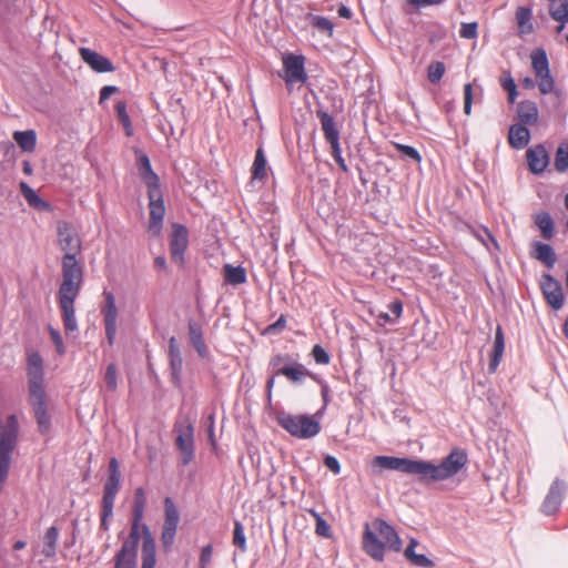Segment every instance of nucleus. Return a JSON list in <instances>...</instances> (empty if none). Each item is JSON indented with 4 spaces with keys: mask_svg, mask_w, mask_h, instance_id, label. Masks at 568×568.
<instances>
[{
    "mask_svg": "<svg viewBox=\"0 0 568 568\" xmlns=\"http://www.w3.org/2000/svg\"><path fill=\"white\" fill-rule=\"evenodd\" d=\"M58 245L64 253L62 257V283L58 292L59 306L67 334L78 331L74 301L78 297L83 280L82 267L77 255L81 253L82 241L68 222H59L57 226Z\"/></svg>",
    "mask_w": 568,
    "mask_h": 568,
    "instance_id": "1",
    "label": "nucleus"
},
{
    "mask_svg": "<svg viewBox=\"0 0 568 568\" xmlns=\"http://www.w3.org/2000/svg\"><path fill=\"white\" fill-rule=\"evenodd\" d=\"M363 547L367 555L375 560H383L385 547L395 551L402 548V540L395 529L382 519H375L365 526Z\"/></svg>",
    "mask_w": 568,
    "mask_h": 568,
    "instance_id": "2",
    "label": "nucleus"
},
{
    "mask_svg": "<svg viewBox=\"0 0 568 568\" xmlns=\"http://www.w3.org/2000/svg\"><path fill=\"white\" fill-rule=\"evenodd\" d=\"M467 464V455L454 449L440 464L419 460V479L442 481L455 476Z\"/></svg>",
    "mask_w": 568,
    "mask_h": 568,
    "instance_id": "3",
    "label": "nucleus"
},
{
    "mask_svg": "<svg viewBox=\"0 0 568 568\" xmlns=\"http://www.w3.org/2000/svg\"><path fill=\"white\" fill-rule=\"evenodd\" d=\"M277 423L292 436L302 439L312 438L321 430L320 422L307 415L280 413Z\"/></svg>",
    "mask_w": 568,
    "mask_h": 568,
    "instance_id": "4",
    "label": "nucleus"
},
{
    "mask_svg": "<svg viewBox=\"0 0 568 568\" xmlns=\"http://www.w3.org/2000/svg\"><path fill=\"white\" fill-rule=\"evenodd\" d=\"M180 514L170 497L164 499V523L162 526L161 542L165 550H170L176 535Z\"/></svg>",
    "mask_w": 568,
    "mask_h": 568,
    "instance_id": "5",
    "label": "nucleus"
},
{
    "mask_svg": "<svg viewBox=\"0 0 568 568\" xmlns=\"http://www.w3.org/2000/svg\"><path fill=\"white\" fill-rule=\"evenodd\" d=\"M531 65L535 71L540 92L542 94L550 93L555 88V81L550 74L547 54L544 50L532 52Z\"/></svg>",
    "mask_w": 568,
    "mask_h": 568,
    "instance_id": "6",
    "label": "nucleus"
},
{
    "mask_svg": "<svg viewBox=\"0 0 568 568\" xmlns=\"http://www.w3.org/2000/svg\"><path fill=\"white\" fill-rule=\"evenodd\" d=\"M178 433L175 444L181 453L183 465H187L194 457V427L190 420L175 425Z\"/></svg>",
    "mask_w": 568,
    "mask_h": 568,
    "instance_id": "7",
    "label": "nucleus"
},
{
    "mask_svg": "<svg viewBox=\"0 0 568 568\" xmlns=\"http://www.w3.org/2000/svg\"><path fill=\"white\" fill-rule=\"evenodd\" d=\"M372 465L382 469L397 470L419 477V460L417 459L394 456H376L373 459Z\"/></svg>",
    "mask_w": 568,
    "mask_h": 568,
    "instance_id": "8",
    "label": "nucleus"
},
{
    "mask_svg": "<svg viewBox=\"0 0 568 568\" xmlns=\"http://www.w3.org/2000/svg\"><path fill=\"white\" fill-rule=\"evenodd\" d=\"M566 490L567 484L564 480L556 478L551 483L548 493L540 506L541 513L547 516L556 514L561 506Z\"/></svg>",
    "mask_w": 568,
    "mask_h": 568,
    "instance_id": "9",
    "label": "nucleus"
},
{
    "mask_svg": "<svg viewBox=\"0 0 568 568\" xmlns=\"http://www.w3.org/2000/svg\"><path fill=\"white\" fill-rule=\"evenodd\" d=\"M105 304L102 307L103 321L105 326V335L110 345L114 343L118 329V307L115 297L111 292H104Z\"/></svg>",
    "mask_w": 568,
    "mask_h": 568,
    "instance_id": "10",
    "label": "nucleus"
},
{
    "mask_svg": "<svg viewBox=\"0 0 568 568\" xmlns=\"http://www.w3.org/2000/svg\"><path fill=\"white\" fill-rule=\"evenodd\" d=\"M29 402L32 406L39 432L47 434L50 429L51 422L47 409L45 390L29 393Z\"/></svg>",
    "mask_w": 568,
    "mask_h": 568,
    "instance_id": "11",
    "label": "nucleus"
},
{
    "mask_svg": "<svg viewBox=\"0 0 568 568\" xmlns=\"http://www.w3.org/2000/svg\"><path fill=\"white\" fill-rule=\"evenodd\" d=\"M284 80L290 85L303 83L307 75L304 70V58L301 55L287 54L283 57Z\"/></svg>",
    "mask_w": 568,
    "mask_h": 568,
    "instance_id": "12",
    "label": "nucleus"
},
{
    "mask_svg": "<svg viewBox=\"0 0 568 568\" xmlns=\"http://www.w3.org/2000/svg\"><path fill=\"white\" fill-rule=\"evenodd\" d=\"M28 386L29 393L44 390L43 364L39 353H31L28 357Z\"/></svg>",
    "mask_w": 568,
    "mask_h": 568,
    "instance_id": "13",
    "label": "nucleus"
},
{
    "mask_svg": "<svg viewBox=\"0 0 568 568\" xmlns=\"http://www.w3.org/2000/svg\"><path fill=\"white\" fill-rule=\"evenodd\" d=\"M542 294L554 310H560L564 305V292L560 283L551 275L545 274L541 283Z\"/></svg>",
    "mask_w": 568,
    "mask_h": 568,
    "instance_id": "14",
    "label": "nucleus"
},
{
    "mask_svg": "<svg viewBox=\"0 0 568 568\" xmlns=\"http://www.w3.org/2000/svg\"><path fill=\"white\" fill-rule=\"evenodd\" d=\"M156 193L151 195L150 200V221L148 233L152 237H158L161 234L163 219L165 215V206L161 197H155Z\"/></svg>",
    "mask_w": 568,
    "mask_h": 568,
    "instance_id": "15",
    "label": "nucleus"
},
{
    "mask_svg": "<svg viewBox=\"0 0 568 568\" xmlns=\"http://www.w3.org/2000/svg\"><path fill=\"white\" fill-rule=\"evenodd\" d=\"M189 244L187 230L181 224H174L171 235V257L176 263L183 262V255Z\"/></svg>",
    "mask_w": 568,
    "mask_h": 568,
    "instance_id": "16",
    "label": "nucleus"
},
{
    "mask_svg": "<svg viewBox=\"0 0 568 568\" xmlns=\"http://www.w3.org/2000/svg\"><path fill=\"white\" fill-rule=\"evenodd\" d=\"M79 53L81 59L95 72L105 73L114 71L113 63L100 53L89 49L80 48Z\"/></svg>",
    "mask_w": 568,
    "mask_h": 568,
    "instance_id": "17",
    "label": "nucleus"
},
{
    "mask_svg": "<svg viewBox=\"0 0 568 568\" xmlns=\"http://www.w3.org/2000/svg\"><path fill=\"white\" fill-rule=\"evenodd\" d=\"M526 158L529 170L535 174L542 173L549 163L548 153L542 145L529 149L526 153Z\"/></svg>",
    "mask_w": 568,
    "mask_h": 568,
    "instance_id": "18",
    "label": "nucleus"
},
{
    "mask_svg": "<svg viewBox=\"0 0 568 568\" xmlns=\"http://www.w3.org/2000/svg\"><path fill=\"white\" fill-rule=\"evenodd\" d=\"M156 564L155 541L148 526H143L142 567L154 568Z\"/></svg>",
    "mask_w": 568,
    "mask_h": 568,
    "instance_id": "19",
    "label": "nucleus"
},
{
    "mask_svg": "<svg viewBox=\"0 0 568 568\" xmlns=\"http://www.w3.org/2000/svg\"><path fill=\"white\" fill-rule=\"evenodd\" d=\"M316 115L320 119L324 136L329 144L339 142V131L334 119L324 110H317Z\"/></svg>",
    "mask_w": 568,
    "mask_h": 568,
    "instance_id": "20",
    "label": "nucleus"
},
{
    "mask_svg": "<svg viewBox=\"0 0 568 568\" xmlns=\"http://www.w3.org/2000/svg\"><path fill=\"white\" fill-rule=\"evenodd\" d=\"M505 349V339L501 326H497L494 339V347L490 355V361L488 365V369L490 373L496 372L504 354Z\"/></svg>",
    "mask_w": 568,
    "mask_h": 568,
    "instance_id": "21",
    "label": "nucleus"
},
{
    "mask_svg": "<svg viewBox=\"0 0 568 568\" xmlns=\"http://www.w3.org/2000/svg\"><path fill=\"white\" fill-rule=\"evenodd\" d=\"M136 551L134 546L122 545L120 551L115 556L114 568H136Z\"/></svg>",
    "mask_w": 568,
    "mask_h": 568,
    "instance_id": "22",
    "label": "nucleus"
},
{
    "mask_svg": "<svg viewBox=\"0 0 568 568\" xmlns=\"http://www.w3.org/2000/svg\"><path fill=\"white\" fill-rule=\"evenodd\" d=\"M530 139V133L525 125L514 124L509 129L508 140L513 148L524 149Z\"/></svg>",
    "mask_w": 568,
    "mask_h": 568,
    "instance_id": "23",
    "label": "nucleus"
},
{
    "mask_svg": "<svg viewBox=\"0 0 568 568\" xmlns=\"http://www.w3.org/2000/svg\"><path fill=\"white\" fill-rule=\"evenodd\" d=\"M417 544H418L417 540L415 538H412L409 541V545L407 546V548L404 551V556L414 566L423 567V568H433L435 566L433 560H430L425 555L415 552V547L417 546Z\"/></svg>",
    "mask_w": 568,
    "mask_h": 568,
    "instance_id": "24",
    "label": "nucleus"
},
{
    "mask_svg": "<svg viewBox=\"0 0 568 568\" xmlns=\"http://www.w3.org/2000/svg\"><path fill=\"white\" fill-rule=\"evenodd\" d=\"M169 357H170V366L172 369V377L174 379H179L183 361H182L181 352H180L178 341L175 337H171L169 339Z\"/></svg>",
    "mask_w": 568,
    "mask_h": 568,
    "instance_id": "25",
    "label": "nucleus"
},
{
    "mask_svg": "<svg viewBox=\"0 0 568 568\" xmlns=\"http://www.w3.org/2000/svg\"><path fill=\"white\" fill-rule=\"evenodd\" d=\"M13 140L23 152H33L37 145V133L34 130L16 131Z\"/></svg>",
    "mask_w": 568,
    "mask_h": 568,
    "instance_id": "26",
    "label": "nucleus"
},
{
    "mask_svg": "<svg viewBox=\"0 0 568 568\" xmlns=\"http://www.w3.org/2000/svg\"><path fill=\"white\" fill-rule=\"evenodd\" d=\"M189 336L190 342L199 353L201 357H204L206 355V345L203 339V333L201 326L194 322H189Z\"/></svg>",
    "mask_w": 568,
    "mask_h": 568,
    "instance_id": "27",
    "label": "nucleus"
},
{
    "mask_svg": "<svg viewBox=\"0 0 568 568\" xmlns=\"http://www.w3.org/2000/svg\"><path fill=\"white\" fill-rule=\"evenodd\" d=\"M534 257L542 262L547 267H552L556 263V254L552 247L548 244L536 242L534 243Z\"/></svg>",
    "mask_w": 568,
    "mask_h": 568,
    "instance_id": "28",
    "label": "nucleus"
},
{
    "mask_svg": "<svg viewBox=\"0 0 568 568\" xmlns=\"http://www.w3.org/2000/svg\"><path fill=\"white\" fill-rule=\"evenodd\" d=\"M518 116L526 125L535 124L538 120V109L531 101H523L518 105Z\"/></svg>",
    "mask_w": 568,
    "mask_h": 568,
    "instance_id": "29",
    "label": "nucleus"
},
{
    "mask_svg": "<svg viewBox=\"0 0 568 568\" xmlns=\"http://www.w3.org/2000/svg\"><path fill=\"white\" fill-rule=\"evenodd\" d=\"M252 180L263 181L267 176V162L262 148H258L252 165Z\"/></svg>",
    "mask_w": 568,
    "mask_h": 568,
    "instance_id": "30",
    "label": "nucleus"
},
{
    "mask_svg": "<svg viewBox=\"0 0 568 568\" xmlns=\"http://www.w3.org/2000/svg\"><path fill=\"white\" fill-rule=\"evenodd\" d=\"M59 538V530L57 527L52 526L47 529L43 538V549L42 552L47 558H53L57 552V542Z\"/></svg>",
    "mask_w": 568,
    "mask_h": 568,
    "instance_id": "31",
    "label": "nucleus"
},
{
    "mask_svg": "<svg viewBox=\"0 0 568 568\" xmlns=\"http://www.w3.org/2000/svg\"><path fill=\"white\" fill-rule=\"evenodd\" d=\"M20 191L29 205L38 210H45L49 207V204L43 201L26 182L20 183Z\"/></svg>",
    "mask_w": 568,
    "mask_h": 568,
    "instance_id": "32",
    "label": "nucleus"
},
{
    "mask_svg": "<svg viewBox=\"0 0 568 568\" xmlns=\"http://www.w3.org/2000/svg\"><path fill=\"white\" fill-rule=\"evenodd\" d=\"M224 278L231 285H239L246 282V271L242 266L226 264L224 266Z\"/></svg>",
    "mask_w": 568,
    "mask_h": 568,
    "instance_id": "33",
    "label": "nucleus"
},
{
    "mask_svg": "<svg viewBox=\"0 0 568 568\" xmlns=\"http://www.w3.org/2000/svg\"><path fill=\"white\" fill-rule=\"evenodd\" d=\"M276 374L284 375L294 383L302 382L305 376L311 375L310 372L301 364L284 366L280 368Z\"/></svg>",
    "mask_w": 568,
    "mask_h": 568,
    "instance_id": "34",
    "label": "nucleus"
},
{
    "mask_svg": "<svg viewBox=\"0 0 568 568\" xmlns=\"http://www.w3.org/2000/svg\"><path fill=\"white\" fill-rule=\"evenodd\" d=\"M535 223L540 230L544 239L549 240L554 236V221L549 213L540 212L536 214Z\"/></svg>",
    "mask_w": 568,
    "mask_h": 568,
    "instance_id": "35",
    "label": "nucleus"
},
{
    "mask_svg": "<svg viewBox=\"0 0 568 568\" xmlns=\"http://www.w3.org/2000/svg\"><path fill=\"white\" fill-rule=\"evenodd\" d=\"M516 20L519 28L520 34H528L532 31L531 9L526 7H519L516 11Z\"/></svg>",
    "mask_w": 568,
    "mask_h": 568,
    "instance_id": "36",
    "label": "nucleus"
},
{
    "mask_svg": "<svg viewBox=\"0 0 568 568\" xmlns=\"http://www.w3.org/2000/svg\"><path fill=\"white\" fill-rule=\"evenodd\" d=\"M551 18L558 22H568V0H560L559 3H554L549 8Z\"/></svg>",
    "mask_w": 568,
    "mask_h": 568,
    "instance_id": "37",
    "label": "nucleus"
},
{
    "mask_svg": "<svg viewBox=\"0 0 568 568\" xmlns=\"http://www.w3.org/2000/svg\"><path fill=\"white\" fill-rule=\"evenodd\" d=\"M146 504L145 491L142 487L135 489L132 514L136 518H143Z\"/></svg>",
    "mask_w": 568,
    "mask_h": 568,
    "instance_id": "38",
    "label": "nucleus"
},
{
    "mask_svg": "<svg viewBox=\"0 0 568 568\" xmlns=\"http://www.w3.org/2000/svg\"><path fill=\"white\" fill-rule=\"evenodd\" d=\"M143 518H136V516H133L132 519V527L130 531L129 538L123 542V545H132L134 548L138 549V545L140 541V529L143 531V526H146L145 524H142Z\"/></svg>",
    "mask_w": 568,
    "mask_h": 568,
    "instance_id": "39",
    "label": "nucleus"
},
{
    "mask_svg": "<svg viewBox=\"0 0 568 568\" xmlns=\"http://www.w3.org/2000/svg\"><path fill=\"white\" fill-rule=\"evenodd\" d=\"M389 312L388 313H381L378 318L384 320L386 322H395L397 318L400 317L403 312V304L399 301H394L388 306Z\"/></svg>",
    "mask_w": 568,
    "mask_h": 568,
    "instance_id": "40",
    "label": "nucleus"
},
{
    "mask_svg": "<svg viewBox=\"0 0 568 568\" xmlns=\"http://www.w3.org/2000/svg\"><path fill=\"white\" fill-rule=\"evenodd\" d=\"M555 168L558 172H565L568 168V145H560L555 155Z\"/></svg>",
    "mask_w": 568,
    "mask_h": 568,
    "instance_id": "41",
    "label": "nucleus"
},
{
    "mask_svg": "<svg viewBox=\"0 0 568 568\" xmlns=\"http://www.w3.org/2000/svg\"><path fill=\"white\" fill-rule=\"evenodd\" d=\"M115 110H116L118 118H119L120 122L122 123V125L125 129L126 135H131L133 129H132V123L130 121V116H129V114L126 112L125 103L124 102H118L116 105H115Z\"/></svg>",
    "mask_w": 568,
    "mask_h": 568,
    "instance_id": "42",
    "label": "nucleus"
},
{
    "mask_svg": "<svg viewBox=\"0 0 568 568\" xmlns=\"http://www.w3.org/2000/svg\"><path fill=\"white\" fill-rule=\"evenodd\" d=\"M445 73V64L443 62L436 61L428 65L427 69V78L432 83H437L440 81Z\"/></svg>",
    "mask_w": 568,
    "mask_h": 568,
    "instance_id": "43",
    "label": "nucleus"
},
{
    "mask_svg": "<svg viewBox=\"0 0 568 568\" xmlns=\"http://www.w3.org/2000/svg\"><path fill=\"white\" fill-rule=\"evenodd\" d=\"M143 180L149 187V199H151V195H153L154 193H156L155 197L162 196L159 187V178L154 172L143 173Z\"/></svg>",
    "mask_w": 568,
    "mask_h": 568,
    "instance_id": "44",
    "label": "nucleus"
},
{
    "mask_svg": "<svg viewBox=\"0 0 568 568\" xmlns=\"http://www.w3.org/2000/svg\"><path fill=\"white\" fill-rule=\"evenodd\" d=\"M312 26L320 30L321 32L326 33L328 37L333 36L334 26L331 20L325 17L315 16L312 18Z\"/></svg>",
    "mask_w": 568,
    "mask_h": 568,
    "instance_id": "45",
    "label": "nucleus"
},
{
    "mask_svg": "<svg viewBox=\"0 0 568 568\" xmlns=\"http://www.w3.org/2000/svg\"><path fill=\"white\" fill-rule=\"evenodd\" d=\"M308 513L314 517V519L316 520V528H315V532L318 535V536H323V537H328L329 534H331V527L328 526V524L326 523L325 519L322 518V516L316 513L314 509H310Z\"/></svg>",
    "mask_w": 568,
    "mask_h": 568,
    "instance_id": "46",
    "label": "nucleus"
},
{
    "mask_svg": "<svg viewBox=\"0 0 568 568\" xmlns=\"http://www.w3.org/2000/svg\"><path fill=\"white\" fill-rule=\"evenodd\" d=\"M474 235L487 248H489L488 243H491L495 248H499L497 241L490 233V231L486 227H480L474 231Z\"/></svg>",
    "mask_w": 568,
    "mask_h": 568,
    "instance_id": "47",
    "label": "nucleus"
},
{
    "mask_svg": "<svg viewBox=\"0 0 568 568\" xmlns=\"http://www.w3.org/2000/svg\"><path fill=\"white\" fill-rule=\"evenodd\" d=\"M105 387L109 392H114L118 387L116 381V367L114 364H110L106 367V372L104 375Z\"/></svg>",
    "mask_w": 568,
    "mask_h": 568,
    "instance_id": "48",
    "label": "nucleus"
},
{
    "mask_svg": "<svg viewBox=\"0 0 568 568\" xmlns=\"http://www.w3.org/2000/svg\"><path fill=\"white\" fill-rule=\"evenodd\" d=\"M233 544L239 547L242 551L246 549V538L244 535V528L241 523L236 521L233 531Z\"/></svg>",
    "mask_w": 568,
    "mask_h": 568,
    "instance_id": "49",
    "label": "nucleus"
},
{
    "mask_svg": "<svg viewBox=\"0 0 568 568\" xmlns=\"http://www.w3.org/2000/svg\"><path fill=\"white\" fill-rule=\"evenodd\" d=\"M48 332L50 334L51 341L55 346L57 353L59 355H63L65 353V347L62 341V336L58 329L52 327L51 325L48 326Z\"/></svg>",
    "mask_w": 568,
    "mask_h": 568,
    "instance_id": "50",
    "label": "nucleus"
},
{
    "mask_svg": "<svg viewBox=\"0 0 568 568\" xmlns=\"http://www.w3.org/2000/svg\"><path fill=\"white\" fill-rule=\"evenodd\" d=\"M459 36L464 39H475L478 36L477 22L462 23Z\"/></svg>",
    "mask_w": 568,
    "mask_h": 568,
    "instance_id": "51",
    "label": "nucleus"
},
{
    "mask_svg": "<svg viewBox=\"0 0 568 568\" xmlns=\"http://www.w3.org/2000/svg\"><path fill=\"white\" fill-rule=\"evenodd\" d=\"M394 145L405 156L414 160L417 163H419L422 161V156H420L419 152L415 148L409 146V145H405V144H400V143H395Z\"/></svg>",
    "mask_w": 568,
    "mask_h": 568,
    "instance_id": "52",
    "label": "nucleus"
},
{
    "mask_svg": "<svg viewBox=\"0 0 568 568\" xmlns=\"http://www.w3.org/2000/svg\"><path fill=\"white\" fill-rule=\"evenodd\" d=\"M312 355L317 364L327 365L331 361L328 353L321 345L313 347Z\"/></svg>",
    "mask_w": 568,
    "mask_h": 568,
    "instance_id": "53",
    "label": "nucleus"
},
{
    "mask_svg": "<svg viewBox=\"0 0 568 568\" xmlns=\"http://www.w3.org/2000/svg\"><path fill=\"white\" fill-rule=\"evenodd\" d=\"M212 556H213L212 545L204 546L201 550L199 568H207L211 565Z\"/></svg>",
    "mask_w": 568,
    "mask_h": 568,
    "instance_id": "54",
    "label": "nucleus"
},
{
    "mask_svg": "<svg viewBox=\"0 0 568 568\" xmlns=\"http://www.w3.org/2000/svg\"><path fill=\"white\" fill-rule=\"evenodd\" d=\"M115 496H116L115 493L104 490V493H103V513H105V516L112 515Z\"/></svg>",
    "mask_w": 568,
    "mask_h": 568,
    "instance_id": "55",
    "label": "nucleus"
},
{
    "mask_svg": "<svg viewBox=\"0 0 568 568\" xmlns=\"http://www.w3.org/2000/svg\"><path fill=\"white\" fill-rule=\"evenodd\" d=\"M473 105V87L470 83H467L464 87V112L469 115L471 112Z\"/></svg>",
    "mask_w": 568,
    "mask_h": 568,
    "instance_id": "56",
    "label": "nucleus"
},
{
    "mask_svg": "<svg viewBox=\"0 0 568 568\" xmlns=\"http://www.w3.org/2000/svg\"><path fill=\"white\" fill-rule=\"evenodd\" d=\"M331 149H332V155L334 158V160L336 161V163L338 164V166L344 171V172H347V165L345 163V160L343 159L342 156V152H341V146H339V142L338 143H334V144H331Z\"/></svg>",
    "mask_w": 568,
    "mask_h": 568,
    "instance_id": "57",
    "label": "nucleus"
},
{
    "mask_svg": "<svg viewBox=\"0 0 568 568\" xmlns=\"http://www.w3.org/2000/svg\"><path fill=\"white\" fill-rule=\"evenodd\" d=\"M120 479H121V476H114V475L109 476V478L104 485V490L116 494L119 490V487H120Z\"/></svg>",
    "mask_w": 568,
    "mask_h": 568,
    "instance_id": "58",
    "label": "nucleus"
},
{
    "mask_svg": "<svg viewBox=\"0 0 568 568\" xmlns=\"http://www.w3.org/2000/svg\"><path fill=\"white\" fill-rule=\"evenodd\" d=\"M324 465L335 475L341 473L339 462L334 456H326L324 459Z\"/></svg>",
    "mask_w": 568,
    "mask_h": 568,
    "instance_id": "59",
    "label": "nucleus"
},
{
    "mask_svg": "<svg viewBox=\"0 0 568 568\" xmlns=\"http://www.w3.org/2000/svg\"><path fill=\"white\" fill-rule=\"evenodd\" d=\"M116 90L118 88L113 85L103 87L100 91V102L108 100Z\"/></svg>",
    "mask_w": 568,
    "mask_h": 568,
    "instance_id": "60",
    "label": "nucleus"
},
{
    "mask_svg": "<svg viewBox=\"0 0 568 568\" xmlns=\"http://www.w3.org/2000/svg\"><path fill=\"white\" fill-rule=\"evenodd\" d=\"M140 162V170H141V173H149V172H153L152 171V168H151V163H150V160L146 155H142L139 160Z\"/></svg>",
    "mask_w": 568,
    "mask_h": 568,
    "instance_id": "61",
    "label": "nucleus"
},
{
    "mask_svg": "<svg viewBox=\"0 0 568 568\" xmlns=\"http://www.w3.org/2000/svg\"><path fill=\"white\" fill-rule=\"evenodd\" d=\"M410 4L415 7H426V6H433V4H439L444 0H408Z\"/></svg>",
    "mask_w": 568,
    "mask_h": 568,
    "instance_id": "62",
    "label": "nucleus"
},
{
    "mask_svg": "<svg viewBox=\"0 0 568 568\" xmlns=\"http://www.w3.org/2000/svg\"><path fill=\"white\" fill-rule=\"evenodd\" d=\"M109 476H121L120 474V470H119V464H118V460L115 458H112L110 460V464H109Z\"/></svg>",
    "mask_w": 568,
    "mask_h": 568,
    "instance_id": "63",
    "label": "nucleus"
},
{
    "mask_svg": "<svg viewBox=\"0 0 568 568\" xmlns=\"http://www.w3.org/2000/svg\"><path fill=\"white\" fill-rule=\"evenodd\" d=\"M501 84L507 92L514 91V89H516V83L511 77L504 79Z\"/></svg>",
    "mask_w": 568,
    "mask_h": 568,
    "instance_id": "64",
    "label": "nucleus"
}]
</instances>
